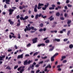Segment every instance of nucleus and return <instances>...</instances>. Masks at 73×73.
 I'll return each mask as SVG.
<instances>
[{
    "label": "nucleus",
    "mask_w": 73,
    "mask_h": 73,
    "mask_svg": "<svg viewBox=\"0 0 73 73\" xmlns=\"http://www.w3.org/2000/svg\"><path fill=\"white\" fill-rule=\"evenodd\" d=\"M54 41H56L57 42H60V39H56L55 38L54 40Z\"/></svg>",
    "instance_id": "12"
},
{
    "label": "nucleus",
    "mask_w": 73,
    "mask_h": 73,
    "mask_svg": "<svg viewBox=\"0 0 73 73\" xmlns=\"http://www.w3.org/2000/svg\"><path fill=\"white\" fill-rule=\"evenodd\" d=\"M39 53V52H35L33 56H36V55H37V54H38V53Z\"/></svg>",
    "instance_id": "27"
},
{
    "label": "nucleus",
    "mask_w": 73,
    "mask_h": 73,
    "mask_svg": "<svg viewBox=\"0 0 73 73\" xmlns=\"http://www.w3.org/2000/svg\"><path fill=\"white\" fill-rule=\"evenodd\" d=\"M18 38H21V36H20V34H18Z\"/></svg>",
    "instance_id": "41"
},
{
    "label": "nucleus",
    "mask_w": 73,
    "mask_h": 73,
    "mask_svg": "<svg viewBox=\"0 0 73 73\" xmlns=\"http://www.w3.org/2000/svg\"><path fill=\"white\" fill-rule=\"evenodd\" d=\"M19 18H20V16H19V15H18L17 17V19H19Z\"/></svg>",
    "instance_id": "54"
},
{
    "label": "nucleus",
    "mask_w": 73,
    "mask_h": 73,
    "mask_svg": "<svg viewBox=\"0 0 73 73\" xmlns=\"http://www.w3.org/2000/svg\"><path fill=\"white\" fill-rule=\"evenodd\" d=\"M69 0H66V3L68 4V3H69Z\"/></svg>",
    "instance_id": "47"
},
{
    "label": "nucleus",
    "mask_w": 73,
    "mask_h": 73,
    "mask_svg": "<svg viewBox=\"0 0 73 73\" xmlns=\"http://www.w3.org/2000/svg\"><path fill=\"white\" fill-rule=\"evenodd\" d=\"M38 17V15H36L35 16V19H37Z\"/></svg>",
    "instance_id": "31"
},
{
    "label": "nucleus",
    "mask_w": 73,
    "mask_h": 73,
    "mask_svg": "<svg viewBox=\"0 0 73 73\" xmlns=\"http://www.w3.org/2000/svg\"><path fill=\"white\" fill-rule=\"evenodd\" d=\"M37 38H35L33 39V43H36L37 42Z\"/></svg>",
    "instance_id": "8"
},
{
    "label": "nucleus",
    "mask_w": 73,
    "mask_h": 73,
    "mask_svg": "<svg viewBox=\"0 0 73 73\" xmlns=\"http://www.w3.org/2000/svg\"><path fill=\"white\" fill-rule=\"evenodd\" d=\"M29 17L28 16H26L25 17V18H24V20H27L28 19Z\"/></svg>",
    "instance_id": "21"
},
{
    "label": "nucleus",
    "mask_w": 73,
    "mask_h": 73,
    "mask_svg": "<svg viewBox=\"0 0 73 73\" xmlns=\"http://www.w3.org/2000/svg\"><path fill=\"white\" fill-rule=\"evenodd\" d=\"M8 52H11L12 51L11 49H9L8 50Z\"/></svg>",
    "instance_id": "64"
},
{
    "label": "nucleus",
    "mask_w": 73,
    "mask_h": 73,
    "mask_svg": "<svg viewBox=\"0 0 73 73\" xmlns=\"http://www.w3.org/2000/svg\"><path fill=\"white\" fill-rule=\"evenodd\" d=\"M69 48L70 49H72L73 48V45L72 44H70L69 46Z\"/></svg>",
    "instance_id": "14"
},
{
    "label": "nucleus",
    "mask_w": 73,
    "mask_h": 73,
    "mask_svg": "<svg viewBox=\"0 0 73 73\" xmlns=\"http://www.w3.org/2000/svg\"><path fill=\"white\" fill-rule=\"evenodd\" d=\"M31 44L29 43V44L27 45V47H29V46H31Z\"/></svg>",
    "instance_id": "38"
},
{
    "label": "nucleus",
    "mask_w": 73,
    "mask_h": 73,
    "mask_svg": "<svg viewBox=\"0 0 73 73\" xmlns=\"http://www.w3.org/2000/svg\"><path fill=\"white\" fill-rule=\"evenodd\" d=\"M61 66L60 65H58V66H57V68H60Z\"/></svg>",
    "instance_id": "59"
},
{
    "label": "nucleus",
    "mask_w": 73,
    "mask_h": 73,
    "mask_svg": "<svg viewBox=\"0 0 73 73\" xmlns=\"http://www.w3.org/2000/svg\"><path fill=\"white\" fill-rule=\"evenodd\" d=\"M5 57V55H3L2 56H0V61H3V58H4Z\"/></svg>",
    "instance_id": "7"
},
{
    "label": "nucleus",
    "mask_w": 73,
    "mask_h": 73,
    "mask_svg": "<svg viewBox=\"0 0 73 73\" xmlns=\"http://www.w3.org/2000/svg\"><path fill=\"white\" fill-rule=\"evenodd\" d=\"M9 0H6V3L7 4H9Z\"/></svg>",
    "instance_id": "13"
},
{
    "label": "nucleus",
    "mask_w": 73,
    "mask_h": 73,
    "mask_svg": "<svg viewBox=\"0 0 73 73\" xmlns=\"http://www.w3.org/2000/svg\"><path fill=\"white\" fill-rule=\"evenodd\" d=\"M43 31V29H41L39 30V32H42Z\"/></svg>",
    "instance_id": "51"
},
{
    "label": "nucleus",
    "mask_w": 73,
    "mask_h": 73,
    "mask_svg": "<svg viewBox=\"0 0 73 73\" xmlns=\"http://www.w3.org/2000/svg\"><path fill=\"white\" fill-rule=\"evenodd\" d=\"M49 9H50V10L54 9V8H52V7H50L49 8Z\"/></svg>",
    "instance_id": "35"
},
{
    "label": "nucleus",
    "mask_w": 73,
    "mask_h": 73,
    "mask_svg": "<svg viewBox=\"0 0 73 73\" xmlns=\"http://www.w3.org/2000/svg\"><path fill=\"white\" fill-rule=\"evenodd\" d=\"M54 56H53L52 57H51V61H53L54 60Z\"/></svg>",
    "instance_id": "16"
},
{
    "label": "nucleus",
    "mask_w": 73,
    "mask_h": 73,
    "mask_svg": "<svg viewBox=\"0 0 73 73\" xmlns=\"http://www.w3.org/2000/svg\"><path fill=\"white\" fill-rule=\"evenodd\" d=\"M43 62V61H42L40 62L39 63V64H42V63Z\"/></svg>",
    "instance_id": "60"
},
{
    "label": "nucleus",
    "mask_w": 73,
    "mask_h": 73,
    "mask_svg": "<svg viewBox=\"0 0 73 73\" xmlns=\"http://www.w3.org/2000/svg\"><path fill=\"white\" fill-rule=\"evenodd\" d=\"M34 66L33 65H32V66H30V68H31L32 69V70H33L34 69Z\"/></svg>",
    "instance_id": "18"
},
{
    "label": "nucleus",
    "mask_w": 73,
    "mask_h": 73,
    "mask_svg": "<svg viewBox=\"0 0 73 73\" xmlns=\"http://www.w3.org/2000/svg\"><path fill=\"white\" fill-rule=\"evenodd\" d=\"M67 62V61L66 60H65L63 61V63H65Z\"/></svg>",
    "instance_id": "45"
},
{
    "label": "nucleus",
    "mask_w": 73,
    "mask_h": 73,
    "mask_svg": "<svg viewBox=\"0 0 73 73\" xmlns=\"http://www.w3.org/2000/svg\"><path fill=\"white\" fill-rule=\"evenodd\" d=\"M46 8L45 7H42V9H43V10H45V9H46Z\"/></svg>",
    "instance_id": "57"
},
{
    "label": "nucleus",
    "mask_w": 73,
    "mask_h": 73,
    "mask_svg": "<svg viewBox=\"0 0 73 73\" xmlns=\"http://www.w3.org/2000/svg\"><path fill=\"white\" fill-rule=\"evenodd\" d=\"M18 68V66H16L14 67V69H16L17 68Z\"/></svg>",
    "instance_id": "52"
},
{
    "label": "nucleus",
    "mask_w": 73,
    "mask_h": 73,
    "mask_svg": "<svg viewBox=\"0 0 73 73\" xmlns=\"http://www.w3.org/2000/svg\"><path fill=\"white\" fill-rule=\"evenodd\" d=\"M52 7L53 8H54V7H56V5H52Z\"/></svg>",
    "instance_id": "36"
},
{
    "label": "nucleus",
    "mask_w": 73,
    "mask_h": 73,
    "mask_svg": "<svg viewBox=\"0 0 73 73\" xmlns=\"http://www.w3.org/2000/svg\"><path fill=\"white\" fill-rule=\"evenodd\" d=\"M49 60L48 59V60H46L45 61V62H49Z\"/></svg>",
    "instance_id": "56"
},
{
    "label": "nucleus",
    "mask_w": 73,
    "mask_h": 73,
    "mask_svg": "<svg viewBox=\"0 0 73 73\" xmlns=\"http://www.w3.org/2000/svg\"><path fill=\"white\" fill-rule=\"evenodd\" d=\"M25 57H29V55L28 54H26L25 55Z\"/></svg>",
    "instance_id": "53"
},
{
    "label": "nucleus",
    "mask_w": 73,
    "mask_h": 73,
    "mask_svg": "<svg viewBox=\"0 0 73 73\" xmlns=\"http://www.w3.org/2000/svg\"><path fill=\"white\" fill-rule=\"evenodd\" d=\"M14 23L13 22V21H11V22H10V24L11 25H13V24H14Z\"/></svg>",
    "instance_id": "33"
},
{
    "label": "nucleus",
    "mask_w": 73,
    "mask_h": 73,
    "mask_svg": "<svg viewBox=\"0 0 73 73\" xmlns=\"http://www.w3.org/2000/svg\"><path fill=\"white\" fill-rule=\"evenodd\" d=\"M46 68H52V67H51V66H50V64H49L48 65H47L46 67Z\"/></svg>",
    "instance_id": "19"
},
{
    "label": "nucleus",
    "mask_w": 73,
    "mask_h": 73,
    "mask_svg": "<svg viewBox=\"0 0 73 73\" xmlns=\"http://www.w3.org/2000/svg\"><path fill=\"white\" fill-rule=\"evenodd\" d=\"M31 28L32 30H34V31H37V29L34 28V27H31Z\"/></svg>",
    "instance_id": "11"
},
{
    "label": "nucleus",
    "mask_w": 73,
    "mask_h": 73,
    "mask_svg": "<svg viewBox=\"0 0 73 73\" xmlns=\"http://www.w3.org/2000/svg\"><path fill=\"white\" fill-rule=\"evenodd\" d=\"M20 25V23H19L17 24V26H19Z\"/></svg>",
    "instance_id": "62"
},
{
    "label": "nucleus",
    "mask_w": 73,
    "mask_h": 73,
    "mask_svg": "<svg viewBox=\"0 0 73 73\" xmlns=\"http://www.w3.org/2000/svg\"><path fill=\"white\" fill-rule=\"evenodd\" d=\"M71 20L68 21L67 22V24H70L71 23Z\"/></svg>",
    "instance_id": "37"
},
{
    "label": "nucleus",
    "mask_w": 73,
    "mask_h": 73,
    "mask_svg": "<svg viewBox=\"0 0 73 73\" xmlns=\"http://www.w3.org/2000/svg\"><path fill=\"white\" fill-rule=\"evenodd\" d=\"M42 15V14H39V15H38V16L39 17H41H41H42V15Z\"/></svg>",
    "instance_id": "43"
},
{
    "label": "nucleus",
    "mask_w": 73,
    "mask_h": 73,
    "mask_svg": "<svg viewBox=\"0 0 73 73\" xmlns=\"http://www.w3.org/2000/svg\"><path fill=\"white\" fill-rule=\"evenodd\" d=\"M66 58V56H63L62 57V59L60 60V61H62L64 58Z\"/></svg>",
    "instance_id": "15"
},
{
    "label": "nucleus",
    "mask_w": 73,
    "mask_h": 73,
    "mask_svg": "<svg viewBox=\"0 0 73 73\" xmlns=\"http://www.w3.org/2000/svg\"><path fill=\"white\" fill-rule=\"evenodd\" d=\"M6 69H9V70H11V68L9 66H8L6 68Z\"/></svg>",
    "instance_id": "30"
},
{
    "label": "nucleus",
    "mask_w": 73,
    "mask_h": 73,
    "mask_svg": "<svg viewBox=\"0 0 73 73\" xmlns=\"http://www.w3.org/2000/svg\"><path fill=\"white\" fill-rule=\"evenodd\" d=\"M64 15L65 17H67V16H68V14H67V13H65L64 14Z\"/></svg>",
    "instance_id": "42"
},
{
    "label": "nucleus",
    "mask_w": 73,
    "mask_h": 73,
    "mask_svg": "<svg viewBox=\"0 0 73 73\" xmlns=\"http://www.w3.org/2000/svg\"><path fill=\"white\" fill-rule=\"evenodd\" d=\"M46 28H44L43 29V31H46Z\"/></svg>",
    "instance_id": "63"
},
{
    "label": "nucleus",
    "mask_w": 73,
    "mask_h": 73,
    "mask_svg": "<svg viewBox=\"0 0 73 73\" xmlns=\"http://www.w3.org/2000/svg\"><path fill=\"white\" fill-rule=\"evenodd\" d=\"M63 33V31L62 30L60 31V33Z\"/></svg>",
    "instance_id": "61"
},
{
    "label": "nucleus",
    "mask_w": 73,
    "mask_h": 73,
    "mask_svg": "<svg viewBox=\"0 0 73 73\" xmlns=\"http://www.w3.org/2000/svg\"><path fill=\"white\" fill-rule=\"evenodd\" d=\"M70 33V31H68L67 33V35L68 36H69V34Z\"/></svg>",
    "instance_id": "22"
},
{
    "label": "nucleus",
    "mask_w": 73,
    "mask_h": 73,
    "mask_svg": "<svg viewBox=\"0 0 73 73\" xmlns=\"http://www.w3.org/2000/svg\"><path fill=\"white\" fill-rule=\"evenodd\" d=\"M26 29H25L24 31L25 32H26L27 31H31V28L30 27H28L27 26L26 27Z\"/></svg>",
    "instance_id": "2"
},
{
    "label": "nucleus",
    "mask_w": 73,
    "mask_h": 73,
    "mask_svg": "<svg viewBox=\"0 0 73 73\" xmlns=\"http://www.w3.org/2000/svg\"><path fill=\"white\" fill-rule=\"evenodd\" d=\"M47 68L46 67L45 68V69L44 70V71H45V72H46V71H47L48 69H47Z\"/></svg>",
    "instance_id": "39"
},
{
    "label": "nucleus",
    "mask_w": 73,
    "mask_h": 73,
    "mask_svg": "<svg viewBox=\"0 0 73 73\" xmlns=\"http://www.w3.org/2000/svg\"><path fill=\"white\" fill-rule=\"evenodd\" d=\"M54 46L52 47V48H50L49 49V50L50 51H52V50H53V49H54Z\"/></svg>",
    "instance_id": "25"
},
{
    "label": "nucleus",
    "mask_w": 73,
    "mask_h": 73,
    "mask_svg": "<svg viewBox=\"0 0 73 73\" xmlns=\"http://www.w3.org/2000/svg\"><path fill=\"white\" fill-rule=\"evenodd\" d=\"M61 20H64V18L63 17H61L60 18Z\"/></svg>",
    "instance_id": "55"
},
{
    "label": "nucleus",
    "mask_w": 73,
    "mask_h": 73,
    "mask_svg": "<svg viewBox=\"0 0 73 73\" xmlns=\"http://www.w3.org/2000/svg\"><path fill=\"white\" fill-rule=\"evenodd\" d=\"M60 15V13L59 12H57L56 14V16H59Z\"/></svg>",
    "instance_id": "23"
},
{
    "label": "nucleus",
    "mask_w": 73,
    "mask_h": 73,
    "mask_svg": "<svg viewBox=\"0 0 73 73\" xmlns=\"http://www.w3.org/2000/svg\"><path fill=\"white\" fill-rule=\"evenodd\" d=\"M40 70H38L36 71V73H39L40 72Z\"/></svg>",
    "instance_id": "40"
},
{
    "label": "nucleus",
    "mask_w": 73,
    "mask_h": 73,
    "mask_svg": "<svg viewBox=\"0 0 73 73\" xmlns=\"http://www.w3.org/2000/svg\"><path fill=\"white\" fill-rule=\"evenodd\" d=\"M23 54H22L18 55L17 56V58H22L23 57Z\"/></svg>",
    "instance_id": "6"
},
{
    "label": "nucleus",
    "mask_w": 73,
    "mask_h": 73,
    "mask_svg": "<svg viewBox=\"0 0 73 73\" xmlns=\"http://www.w3.org/2000/svg\"><path fill=\"white\" fill-rule=\"evenodd\" d=\"M58 53H56V54H54L53 56H54V57H55V56H57V55H58Z\"/></svg>",
    "instance_id": "46"
},
{
    "label": "nucleus",
    "mask_w": 73,
    "mask_h": 73,
    "mask_svg": "<svg viewBox=\"0 0 73 73\" xmlns=\"http://www.w3.org/2000/svg\"><path fill=\"white\" fill-rule=\"evenodd\" d=\"M42 45V46H45V44H38L37 46H40Z\"/></svg>",
    "instance_id": "17"
},
{
    "label": "nucleus",
    "mask_w": 73,
    "mask_h": 73,
    "mask_svg": "<svg viewBox=\"0 0 73 73\" xmlns=\"http://www.w3.org/2000/svg\"><path fill=\"white\" fill-rule=\"evenodd\" d=\"M9 15H11L12 14V13L13 11H14V10L13 9H10L9 10Z\"/></svg>",
    "instance_id": "4"
},
{
    "label": "nucleus",
    "mask_w": 73,
    "mask_h": 73,
    "mask_svg": "<svg viewBox=\"0 0 73 73\" xmlns=\"http://www.w3.org/2000/svg\"><path fill=\"white\" fill-rule=\"evenodd\" d=\"M64 42L67 41H68V39L67 38L64 39Z\"/></svg>",
    "instance_id": "44"
},
{
    "label": "nucleus",
    "mask_w": 73,
    "mask_h": 73,
    "mask_svg": "<svg viewBox=\"0 0 73 73\" xmlns=\"http://www.w3.org/2000/svg\"><path fill=\"white\" fill-rule=\"evenodd\" d=\"M67 6H68V7H72V6L71 5L69 4L67 5Z\"/></svg>",
    "instance_id": "34"
},
{
    "label": "nucleus",
    "mask_w": 73,
    "mask_h": 73,
    "mask_svg": "<svg viewBox=\"0 0 73 73\" xmlns=\"http://www.w3.org/2000/svg\"><path fill=\"white\" fill-rule=\"evenodd\" d=\"M35 66L36 68H38L39 66V64H37L35 65Z\"/></svg>",
    "instance_id": "49"
},
{
    "label": "nucleus",
    "mask_w": 73,
    "mask_h": 73,
    "mask_svg": "<svg viewBox=\"0 0 73 73\" xmlns=\"http://www.w3.org/2000/svg\"><path fill=\"white\" fill-rule=\"evenodd\" d=\"M49 40H47L45 41V42H46V44H47V43H49Z\"/></svg>",
    "instance_id": "26"
},
{
    "label": "nucleus",
    "mask_w": 73,
    "mask_h": 73,
    "mask_svg": "<svg viewBox=\"0 0 73 73\" xmlns=\"http://www.w3.org/2000/svg\"><path fill=\"white\" fill-rule=\"evenodd\" d=\"M20 20H24V18L23 17H21L20 18Z\"/></svg>",
    "instance_id": "32"
},
{
    "label": "nucleus",
    "mask_w": 73,
    "mask_h": 73,
    "mask_svg": "<svg viewBox=\"0 0 73 73\" xmlns=\"http://www.w3.org/2000/svg\"><path fill=\"white\" fill-rule=\"evenodd\" d=\"M47 56H45L44 57H43L42 56L41 57V58L42 59H46V58H47Z\"/></svg>",
    "instance_id": "28"
},
{
    "label": "nucleus",
    "mask_w": 73,
    "mask_h": 73,
    "mask_svg": "<svg viewBox=\"0 0 73 73\" xmlns=\"http://www.w3.org/2000/svg\"><path fill=\"white\" fill-rule=\"evenodd\" d=\"M37 5H36L34 7V12H37Z\"/></svg>",
    "instance_id": "5"
},
{
    "label": "nucleus",
    "mask_w": 73,
    "mask_h": 73,
    "mask_svg": "<svg viewBox=\"0 0 73 73\" xmlns=\"http://www.w3.org/2000/svg\"><path fill=\"white\" fill-rule=\"evenodd\" d=\"M44 5V4L42 3H39L38 4V7H37L38 9H41L42 7H41L42 6H43Z\"/></svg>",
    "instance_id": "1"
},
{
    "label": "nucleus",
    "mask_w": 73,
    "mask_h": 73,
    "mask_svg": "<svg viewBox=\"0 0 73 73\" xmlns=\"http://www.w3.org/2000/svg\"><path fill=\"white\" fill-rule=\"evenodd\" d=\"M31 73H35V71H33V70H32V71H31Z\"/></svg>",
    "instance_id": "58"
},
{
    "label": "nucleus",
    "mask_w": 73,
    "mask_h": 73,
    "mask_svg": "<svg viewBox=\"0 0 73 73\" xmlns=\"http://www.w3.org/2000/svg\"><path fill=\"white\" fill-rule=\"evenodd\" d=\"M42 17L43 19H46V16H44L43 15H42Z\"/></svg>",
    "instance_id": "29"
},
{
    "label": "nucleus",
    "mask_w": 73,
    "mask_h": 73,
    "mask_svg": "<svg viewBox=\"0 0 73 73\" xmlns=\"http://www.w3.org/2000/svg\"><path fill=\"white\" fill-rule=\"evenodd\" d=\"M24 65H27L28 64V60H26L24 62Z\"/></svg>",
    "instance_id": "10"
},
{
    "label": "nucleus",
    "mask_w": 73,
    "mask_h": 73,
    "mask_svg": "<svg viewBox=\"0 0 73 73\" xmlns=\"http://www.w3.org/2000/svg\"><path fill=\"white\" fill-rule=\"evenodd\" d=\"M49 5V3H46V5H45L44 6V7H45V8H47V7H48V5Z\"/></svg>",
    "instance_id": "20"
},
{
    "label": "nucleus",
    "mask_w": 73,
    "mask_h": 73,
    "mask_svg": "<svg viewBox=\"0 0 73 73\" xmlns=\"http://www.w3.org/2000/svg\"><path fill=\"white\" fill-rule=\"evenodd\" d=\"M20 70L21 71H20V73H23V72H24V69H22V67H20L18 69V70L19 71Z\"/></svg>",
    "instance_id": "3"
},
{
    "label": "nucleus",
    "mask_w": 73,
    "mask_h": 73,
    "mask_svg": "<svg viewBox=\"0 0 73 73\" xmlns=\"http://www.w3.org/2000/svg\"><path fill=\"white\" fill-rule=\"evenodd\" d=\"M40 26L41 27H43V24L41 23L40 24Z\"/></svg>",
    "instance_id": "50"
},
{
    "label": "nucleus",
    "mask_w": 73,
    "mask_h": 73,
    "mask_svg": "<svg viewBox=\"0 0 73 73\" xmlns=\"http://www.w3.org/2000/svg\"><path fill=\"white\" fill-rule=\"evenodd\" d=\"M52 17L53 16H51L50 17L48 18V19H49V20H50V21H52V20H54V18Z\"/></svg>",
    "instance_id": "9"
},
{
    "label": "nucleus",
    "mask_w": 73,
    "mask_h": 73,
    "mask_svg": "<svg viewBox=\"0 0 73 73\" xmlns=\"http://www.w3.org/2000/svg\"><path fill=\"white\" fill-rule=\"evenodd\" d=\"M32 61H33L32 60H29L27 62V63L28 64H30L31 62H32Z\"/></svg>",
    "instance_id": "24"
},
{
    "label": "nucleus",
    "mask_w": 73,
    "mask_h": 73,
    "mask_svg": "<svg viewBox=\"0 0 73 73\" xmlns=\"http://www.w3.org/2000/svg\"><path fill=\"white\" fill-rule=\"evenodd\" d=\"M19 9H23V7H22L21 6H20L19 7Z\"/></svg>",
    "instance_id": "48"
}]
</instances>
